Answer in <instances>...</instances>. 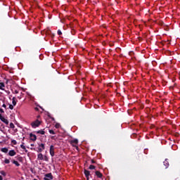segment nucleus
I'll use <instances>...</instances> for the list:
<instances>
[{"label":"nucleus","mask_w":180,"mask_h":180,"mask_svg":"<svg viewBox=\"0 0 180 180\" xmlns=\"http://www.w3.org/2000/svg\"><path fill=\"white\" fill-rule=\"evenodd\" d=\"M70 144L72 147H75L76 150H79V148H78V139L71 140Z\"/></svg>","instance_id":"nucleus-1"},{"label":"nucleus","mask_w":180,"mask_h":180,"mask_svg":"<svg viewBox=\"0 0 180 180\" xmlns=\"http://www.w3.org/2000/svg\"><path fill=\"white\" fill-rule=\"evenodd\" d=\"M45 144L44 143H41L38 144V150H37V153H42L43 150H45Z\"/></svg>","instance_id":"nucleus-2"},{"label":"nucleus","mask_w":180,"mask_h":180,"mask_svg":"<svg viewBox=\"0 0 180 180\" xmlns=\"http://www.w3.org/2000/svg\"><path fill=\"white\" fill-rule=\"evenodd\" d=\"M53 176L52 173L45 174L44 180H53Z\"/></svg>","instance_id":"nucleus-3"},{"label":"nucleus","mask_w":180,"mask_h":180,"mask_svg":"<svg viewBox=\"0 0 180 180\" xmlns=\"http://www.w3.org/2000/svg\"><path fill=\"white\" fill-rule=\"evenodd\" d=\"M49 154H50L51 157H52V158H53L55 156V147L53 145H51L50 146Z\"/></svg>","instance_id":"nucleus-4"},{"label":"nucleus","mask_w":180,"mask_h":180,"mask_svg":"<svg viewBox=\"0 0 180 180\" xmlns=\"http://www.w3.org/2000/svg\"><path fill=\"white\" fill-rule=\"evenodd\" d=\"M40 124H41V122L39 120H35V122H32L31 125L33 128H36V127H39Z\"/></svg>","instance_id":"nucleus-5"},{"label":"nucleus","mask_w":180,"mask_h":180,"mask_svg":"<svg viewBox=\"0 0 180 180\" xmlns=\"http://www.w3.org/2000/svg\"><path fill=\"white\" fill-rule=\"evenodd\" d=\"M15 155H16V152L14 150H11L8 153V155L10 157H14V156H15Z\"/></svg>","instance_id":"nucleus-6"},{"label":"nucleus","mask_w":180,"mask_h":180,"mask_svg":"<svg viewBox=\"0 0 180 180\" xmlns=\"http://www.w3.org/2000/svg\"><path fill=\"white\" fill-rule=\"evenodd\" d=\"M30 139L33 141H35L37 139V136L35 134H30Z\"/></svg>","instance_id":"nucleus-7"},{"label":"nucleus","mask_w":180,"mask_h":180,"mask_svg":"<svg viewBox=\"0 0 180 180\" xmlns=\"http://www.w3.org/2000/svg\"><path fill=\"white\" fill-rule=\"evenodd\" d=\"M163 165H165V168H168L169 166L168 159H165V160L163 162Z\"/></svg>","instance_id":"nucleus-8"},{"label":"nucleus","mask_w":180,"mask_h":180,"mask_svg":"<svg viewBox=\"0 0 180 180\" xmlns=\"http://www.w3.org/2000/svg\"><path fill=\"white\" fill-rule=\"evenodd\" d=\"M96 175L99 179H101L103 177V174L100 171H96Z\"/></svg>","instance_id":"nucleus-9"},{"label":"nucleus","mask_w":180,"mask_h":180,"mask_svg":"<svg viewBox=\"0 0 180 180\" xmlns=\"http://www.w3.org/2000/svg\"><path fill=\"white\" fill-rule=\"evenodd\" d=\"M84 175H85L86 177H89L90 172L89 170L84 169Z\"/></svg>","instance_id":"nucleus-10"},{"label":"nucleus","mask_w":180,"mask_h":180,"mask_svg":"<svg viewBox=\"0 0 180 180\" xmlns=\"http://www.w3.org/2000/svg\"><path fill=\"white\" fill-rule=\"evenodd\" d=\"M12 103L13 106H15L17 104V101H16V98L15 97H13L12 98Z\"/></svg>","instance_id":"nucleus-11"},{"label":"nucleus","mask_w":180,"mask_h":180,"mask_svg":"<svg viewBox=\"0 0 180 180\" xmlns=\"http://www.w3.org/2000/svg\"><path fill=\"white\" fill-rule=\"evenodd\" d=\"M5 84L4 82H0V90L4 91Z\"/></svg>","instance_id":"nucleus-12"},{"label":"nucleus","mask_w":180,"mask_h":180,"mask_svg":"<svg viewBox=\"0 0 180 180\" xmlns=\"http://www.w3.org/2000/svg\"><path fill=\"white\" fill-rule=\"evenodd\" d=\"M38 160H44V155H43L42 153H39V154L38 155Z\"/></svg>","instance_id":"nucleus-13"},{"label":"nucleus","mask_w":180,"mask_h":180,"mask_svg":"<svg viewBox=\"0 0 180 180\" xmlns=\"http://www.w3.org/2000/svg\"><path fill=\"white\" fill-rule=\"evenodd\" d=\"M12 162H13V164L15 165L16 167H20V164L18 163V162L16 161V160H12Z\"/></svg>","instance_id":"nucleus-14"},{"label":"nucleus","mask_w":180,"mask_h":180,"mask_svg":"<svg viewBox=\"0 0 180 180\" xmlns=\"http://www.w3.org/2000/svg\"><path fill=\"white\" fill-rule=\"evenodd\" d=\"M1 151H2V153H8V148H2L1 149Z\"/></svg>","instance_id":"nucleus-15"},{"label":"nucleus","mask_w":180,"mask_h":180,"mask_svg":"<svg viewBox=\"0 0 180 180\" xmlns=\"http://www.w3.org/2000/svg\"><path fill=\"white\" fill-rule=\"evenodd\" d=\"M4 123H5L6 125L8 124V121L7 120H6L4 117H2V119L1 120Z\"/></svg>","instance_id":"nucleus-16"},{"label":"nucleus","mask_w":180,"mask_h":180,"mask_svg":"<svg viewBox=\"0 0 180 180\" xmlns=\"http://www.w3.org/2000/svg\"><path fill=\"white\" fill-rule=\"evenodd\" d=\"M35 133L39 134H41V135L45 134V131L44 130H39L38 131H35Z\"/></svg>","instance_id":"nucleus-17"},{"label":"nucleus","mask_w":180,"mask_h":180,"mask_svg":"<svg viewBox=\"0 0 180 180\" xmlns=\"http://www.w3.org/2000/svg\"><path fill=\"white\" fill-rule=\"evenodd\" d=\"M0 174L4 176H6V173L4 170L0 171Z\"/></svg>","instance_id":"nucleus-18"},{"label":"nucleus","mask_w":180,"mask_h":180,"mask_svg":"<svg viewBox=\"0 0 180 180\" xmlns=\"http://www.w3.org/2000/svg\"><path fill=\"white\" fill-rule=\"evenodd\" d=\"M96 167L93 165H91L89 167V169L92 170V169H95Z\"/></svg>","instance_id":"nucleus-19"},{"label":"nucleus","mask_w":180,"mask_h":180,"mask_svg":"<svg viewBox=\"0 0 180 180\" xmlns=\"http://www.w3.org/2000/svg\"><path fill=\"white\" fill-rule=\"evenodd\" d=\"M57 33H58V34L59 36H60V35L63 34V32H62V31H61L60 30H58Z\"/></svg>","instance_id":"nucleus-20"},{"label":"nucleus","mask_w":180,"mask_h":180,"mask_svg":"<svg viewBox=\"0 0 180 180\" xmlns=\"http://www.w3.org/2000/svg\"><path fill=\"white\" fill-rule=\"evenodd\" d=\"M4 163L8 165L10 163V160L8 159H5Z\"/></svg>","instance_id":"nucleus-21"},{"label":"nucleus","mask_w":180,"mask_h":180,"mask_svg":"<svg viewBox=\"0 0 180 180\" xmlns=\"http://www.w3.org/2000/svg\"><path fill=\"white\" fill-rule=\"evenodd\" d=\"M55 127H56V129H58V128L60 127V124L59 123H56V124H55Z\"/></svg>","instance_id":"nucleus-22"},{"label":"nucleus","mask_w":180,"mask_h":180,"mask_svg":"<svg viewBox=\"0 0 180 180\" xmlns=\"http://www.w3.org/2000/svg\"><path fill=\"white\" fill-rule=\"evenodd\" d=\"M49 132L51 134H56V132H55L53 130H52V129L49 130Z\"/></svg>","instance_id":"nucleus-23"},{"label":"nucleus","mask_w":180,"mask_h":180,"mask_svg":"<svg viewBox=\"0 0 180 180\" xmlns=\"http://www.w3.org/2000/svg\"><path fill=\"white\" fill-rule=\"evenodd\" d=\"M24 144H25V143L24 142H22V144L20 146V147H21V148L22 149V150H25V146H24Z\"/></svg>","instance_id":"nucleus-24"},{"label":"nucleus","mask_w":180,"mask_h":180,"mask_svg":"<svg viewBox=\"0 0 180 180\" xmlns=\"http://www.w3.org/2000/svg\"><path fill=\"white\" fill-rule=\"evenodd\" d=\"M11 143L14 145V146H16L17 144V141L15 140H12L11 141Z\"/></svg>","instance_id":"nucleus-25"},{"label":"nucleus","mask_w":180,"mask_h":180,"mask_svg":"<svg viewBox=\"0 0 180 180\" xmlns=\"http://www.w3.org/2000/svg\"><path fill=\"white\" fill-rule=\"evenodd\" d=\"M44 161L48 162L49 161V158L46 155H45L44 157Z\"/></svg>","instance_id":"nucleus-26"},{"label":"nucleus","mask_w":180,"mask_h":180,"mask_svg":"<svg viewBox=\"0 0 180 180\" xmlns=\"http://www.w3.org/2000/svg\"><path fill=\"white\" fill-rule=\"evenodd\" d=\"M10 128H11V129L15 128V125L12 122L10 124Z\"/></svg>","instance_id":"nucleus-27"},{"label":"nucleus","mask_w":180,"mask_h":180,"mask_svg":"<svg viewBox=\"0 0 180 180\" xmlns=\"http://www.w3.org/2000/svg\"><path fill=\"white\" fill-rule=\"evenodd\" d=\"M13 106L12 105V104H9V109H11V110H13Z\"/></svg>","instance_id":"nucleus-28"},{"label":"nucleus","mask_w":180,"mask_h":180,"mask_svg":"<svg viewBox=\"0 0 180 180\" xmlns=\"http://www.w3.org/2000/svg\"><path fill=\"white\" fill-rule=\"evenodd\" d=\"M19 92L18 90H15L14 91H13V94H18Z\"/></svg>","instance_id":"nucleus-29"},{"label":"nucleus","mask_w":180,"mask_h":180,"mask_svg":"<svg viewBox=\"0 0 180 180\" xmlns=\"http://www.w3.org/2000/svg\"><path fill=\"white\" fill-rule=\"evenodd\" d=\"M0 112L1 113H4V110H2V108H0Z\"/></svg>","instance_id":"nucleus-30"},{"label":"nucleus","mask_w":180,"mask_h":180,"mask_svg":"<svg viewBox=\"0 0 180 180\" xmlns=\"http://www.w3.org/2000/svg\"><path fill=\"white\" fill-rule=\"evenodd\" d=\"M95 163H96L95 160H91V164H95Z\"/></svg>","instance_id":"nucleus-31"},{"label":"nucleus","mask_w":180,"mask_h":180,"mask_svg":"<svg viewBox=\"0 0 180 180\" xmlns=\"http://www.w3.org/2000/svg\"><path fill=\"white\" fill-rule=\"evenodd\" d=\"M2 107L4 108H6V104L4 103L3 105H2Z\"/></svg>","instance_id":"nucleus-32"},{"label":"nucleus","mask_w":180,"mask_h":180,"mask_svg":"<svg viewBox=\"0 0 180 180\" xmlns=\"http://www.w3.org/2000/svg\"><path fill=\"white\" fill-rule=\"evenodd\" d=\"M24 150H25V151L26 153H28V150L26 149V148H25V149H24Z\"/></svg>","instance_id":"nucleus-33"},{"label":"nucleus","mask_w":180,"mask_h":180,"mask_svg":"<svg viewBox=\"0 0 180 180\" xmlns=\"http://www.w3.org/2000/svg\"><path fill=\"white\" fill-rule=\"evenodd\" d=\"M2 117V115L0 114V120H1Z\"/></svg>","instance_id":"nucleus-34"},{"label":"nucleus","mask_w":180,"mask_h":180,"mask_svg":"<svg viewBox=\"0 0 180 180\" xmlns=\"http://www.w3.org/2000/svg\"><path fill=\"white\" fill-rule=\"evenodd\" d=\"M0 180H3V177L0 175Z\"/></svg>","instance_id":"nucleus-35"},{"label":"nucleus","mask_w":180,"mask_h":180,"mask_svg":"<svg viewBox=\"0 0 180 180\" xmlns=\"http://www.w3.org/2000/svg\"><path fill=\"white\" fill-rule=\"evenodd\" d=\"M31 150H35L36 149L34 148H31Z\"/></svg>","instance_id":"nucleus-36"},{"label":"nucleus","mask_w":180,"mask_h":180,"mask_svg":"<svg viewBox=\"0 0 180 180\" xmlns=\"http://www.w3.org/2000/svg\"><path fill=\"white\" fill-rule=\"evenodd\" d=\"M86 180H89V176H86Z\"/></svg>","instance_id":"nucleus-37"},{"label":"nucleus","mask_w":180,"mask_h":180,"mask_svg":"<svg viewBox=\"0 0 180 180\" xmlns=\"http://www.w3.org/2000/svg\"><path fill=\"white\" fill-rule=\"evenodd\" d=\"M31 146L32 147H34V144H31Z\"/></svg>","instance_id":"nucleus-38"},{"label":"nucleus","mask_w":180,"mask_h":180,"mask_svg":"<svg viewBox=\"0 0 180 180\" xmlns=\"http://www.w3.org/2000/svg\"><path fill=\"white\" fill-rule=\"evenodd\" d=\"M35 110H39V108H35Z\"/></svg>","instance_id":"nucleus-39"},{"label":"nucleus","mask_w":180,"mask_h":180,"mask_svg":"<svg viewBox=\"0 0 180 180\" xmlns=\"http://www.w3.org/2000/svg\"><path fill=\"white\" fill-rule=\"evenodd\" d=\"M34 180H38L37 179H34Z\"/></svg>","instance_id":"nucleus-40"},{"label":"nucleus","mask_w":180,"mask_h":180,"mask_svg":"<svg viewBox=\"0 0 180 180\" xmlns=\"http://www.w3.org/2000/svg\"><path fill=\"white\" fill-rule=\"evenodd\" d=\"M20 159L22 160V158L20 157Z\"/></svg>","instance_id":"nucleus-41"},{"label":"nucleus","mask_w":180,"mask_h":180,"mask_svg":"<svg viewBox=\"0 0 180 180\" xmlns=\"http://www.w3.org/2000/svg\"><path fill=\"white\" fill-rule=\"evenodd\" d=\"M24 139H25V138L22 139L23 141H24Z\"/></svg>","instance_id":"nucleus-42"},{"label":"nucleus","mask_w":180,"mask_h":180,"mask_svg":"<svg viewBox=\"0 0 180 180\" xmlns=\"http://www.w3.org/2000/svg\"><path fill=\"white\" fill-rule=\"evenodd\" d=\"M40 116H38V118Z\"/></svg>","instance_id":"nucleus-43"}]
</instances>
